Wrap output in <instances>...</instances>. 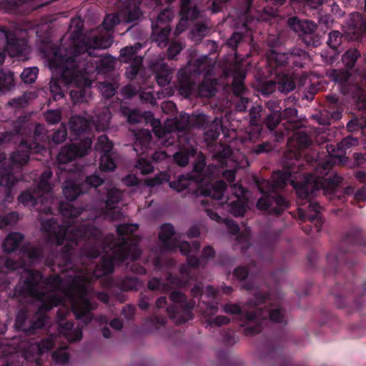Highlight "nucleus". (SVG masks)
Listing matches in <instances>:
<instances>
[{
	"instance_id": "nucleus-25",
	"label": "nucleus",
	"mask_w": 366,
	"mask_h": 366,
	"mask_svg": "<svg viewBox=\"0 0 366 366\" xmlns=\"http://www.w3.org/2000/svg\"><path fill=\"white\" fill-rule=\"evenodd\" d=\"M197 154V149L193 146L182 147L173 154L174 162L179 167H186L191 157Z\"/></svg>"
},
{
	"instance_id": "nucleus-45",
	"label": "nucleus",
	"mask_w": 366,
	"mask_h": 366,
	"mask_svg": "<svg viewBox=\"0 0 366 366\" xmlns=\"http://www.w3.org/2000/svg\"><path fill=\"white\" fill-rule=\"evenodd\" d=\"M94 148L102 154L111 153L113 149V143L106 134H102L98 137Z\"/></svg>"
},
{
	"instance_id": "nucleus-63",
	"label": "nucleus",
	"mask_w": 366,
	"mask_h": 366,
	"mask_svg": "<svg viewBox=\"0 0 366 366\" xmlns=\"http://www.w3.org/2000/svg\"><path fill=\"white\" fill-rule=\"evenodd\" d=\"M136 167L138 169L140 170V172L142 174H149L154 170V167L152 166V163L149 160L144 158H139L137 160Z\"/></svg>"
},
{
	"instance_id": "nucleus-32",
	"label": "nucleus",
	"mask_w": 366,
	"mask_h": 366,
	"mask_svg": "<svg viewBox=\"0 0 366 366\" xmlns=\"http://www.w3.org/2000/svg\"><path fill=\"white\" fill-rule=\"evenodd\" d=\"M63 303V299L56 295H49L48 297L46 298V300H42L41 305L39 307L38 312H36V315H46V313L49 312L51 309H53L54 307H57Z\"/></svg>"
},
{
	"instance_id": "nucleus-35",
	"label": "nucleus",
	"mask_w": 366,
	"mask_h": 366,
	"mask_svg": "<svg viewBox=\"0 0 366 366\" xmlns=\"http://www.w3.org/2000/svg\"><path fill=\"white\" fill-rule=\"evenodd\" d=\"M55 340L56 336L54 335H50L45 338L41 339L39 342L32 345L31 347L37 355H41L44 353L48 352L53 349L55 344Z\"/></svg>"
},
{
	"instance_id": "nucleus-49",
	"label": "nucleus",
	"mask_w": 366,
	"mask_h": 366,
	"mask_svg": "<svg viewBox=\"0 0 366 366\" xmlns=\"http://www.w3.org/2000/svg\"><path fill=\"white\" fill-rule=\"evenodd\" d=\"M116 167L117 164L112 157V152L102 154L99 162V168L101 171H113Z\"/></svg>"
},
{
	"instance_id": "nucleus-34",
	"label": "nucleus",
	"mask_w": 366,
	"mask_h": 366,
	"mask_svg": "<svg viewBox=\"0 0 366 366\" xmlns=\"http://www.w3.org/2000/svg\"><path fill=\"white\" fill-rule=\"evenodd\" d=\"M138 225L135 224H119L117 227V233L119 235V242L117 244V245H119L122 241V238H127L128 239H135L137 242V245L139 247V238L134 237V236H130V237H125V235H129L132 234L134 232H136L138 229Z\"/></svg>"
},
{
	"instance_id": "nucleus-18",
	"label": "nucleus",
	"mask_w": 366,
	"mask_h": 366,
	"mask_svg": "<svg viewBox=\"0 0 366 366\" xmlns=\"http://www.w3.org/2000/svg\"><path fill=\"white\" fill-rule=\"evenodd\" d=\"M141 285L139 278L135 276L107 277L105 282L107 287H116L123 292L137 290Z\"/></svg>"
},
{
	"instance_id": "nucleus-39",
	"label": "nucleus",
	"mask_w": 366,
	"mask_h": 366,
	"mask_svg": "<svg viewBox=\"0 0 366 366\" xmlns=\"http://www.w3.org/2000/svg\"><path fill=\"white\" fill-rule=\"evenodd\" d=\"M147 288L150 291H160L162 292H167L174 289L172 284L165 279V282H162L161 278L152 277L147 284Z\"/></svg>"
},
{
	"instance_id": "nucleus-31",
	"label": "nucleus",
	"mask_w": 366,
	"mask_h": 366,
	"mask_svg": "<svg viewBox=\"0 0 366 366\" xmlns=\"http://www.w3.org/2000/svg\"><path fill=\"white\" fill-rule=\"evenodd\" d=\"M267 64L271 69V71H274L276 74H280L277 71L279 67H281L287 63V57L285 54L277 53L272 50L270 54L267 56Z\"/></svg>"
},
{
	"instance_id": "nucleus-59",
	"label": "nucleus",
	"mask_w": 366,
	"mask_h": 366,
	"mask_svg": "<svg viewBox=\"0 0 366 366\" xmlns=\"http://www.w3.org/2000/svg\"><path fill=\"white\" fill-rule=\"evenodd\" d=\"M67 137L66 127L61 124L58 129L52 134L51 141L55 144H59L64 142Z\"/></svg>"
},
{
	"instance_id": "nucleus-5",
	"label": "nucleus",
	"mask_w": 366,
	"mask_h": 366,
	"mask_svg": "<svg viewBox=\"0 0 366 366\" xmlns=\"http://www.w3.org/2000/svg\"><path fill=\"white\" fill-rule=\"evenodd\" d=\"M14 131L16 134L25 137H22L17 149L10 155V170L22 167L29 160L31 154H39L44 151L47 139L44 127L39 124L33 127L24 123L15 126Z\"/></svg>"
},
{
	"instance_id": "nucleus-4",
	"label": "nucleus",
	"mask_w": 366,
	"mask_h": 366,
	"mask_svg": "<svg viewBox=\"0 0 366 366\" xmlns=\"http://www.w3.org/2000/svg\"><path fill=\"white\" fill-rule=\"evenodd\" d=\"M254 310H242L238 304L227 303L223 311L230 315H237L239 325L243 328L245 336H254L261 332L269 322L286 325L287 323L285 310L279 306L275 307L269 293L256 292L254 297Z\"/></svg>"
},
{
	"instance_id": "nucleus-1",
	"label": "nucleus",
	"mask_w": 366,
	"mask_h": 366,
	"mask_svg": "<svg viewBox=\"0 0 366 366\" xmlns=\"http://www.w3.org/2000/svg\"><path fill=\"white\" fill-rule=\"evenodd\" d=\"M84 211L83 207H76L71 203L61 202L59 204L61 214L68 219L64 224H59L54 219L41 222V229L49 233V240L55 244L51 255L45 259V264L54 272H59L65 274L67 280L59 274H50L46 278L40 271L28 269L25 277H22L14 290L15 297H31L42 300L46 292L43 288L51 290H61L66 285V295L71 299V311L76 320L85 325L94 319L92 312L98 304L88 298L92 290L91 279L73 269L71 256L79 247L82 254L94 259L99 255V250L95 244L101 237L100 231L89 224H77V219Z\"/></svg>"
},
{
	"instance_id": "nucleus-43",
	"label": "nucleus",
	"mask_w": 366,
	"mask_h": 366,
	"mask_svg": "<svg viewBox=\"0 0 366 366\" xmlns=\"http://www.w3.org/2000/svg\"><path fill=\"white\" fill-rule=\"evenodd\" d=\"M135 139L134 149L137 151V147L139 146L142 149H147L151 143L152 137L149 130L143 129L135 135Z\"/></svg>"
},
{
	"instance_id": "nucleus-30",
	"label": "nucleus",
	"mask_w": 366,
	"mask_h": 366,
	"mask_svg": "<svg viewBox=\"0 0 366 366\" xmlns=\"http://www.w3.org/2000/svg\"><path fill=\"white\" fill-rule=\"evenodd\" d=\"M24 239V235L17 232H10L2 244V248L5 252H12L16 251L22 240Z\"/></svg>"
},
{
	"instance_id": "nucleus-42",
	"label": "nucleus",
	"mask_w": 366,
	"mask_h": 366,
	"mask_svg": "<svg viewBox=\"0 0 366 366\" xmlns=\"http://www.w3.org/2000/svg\"><path fill=\"white\" fill-rule=\"evenodd\" d=\"M14 86V74L10 71L0 70V92L5 93Z\"/></svg>"
},
{
	"instance_id": "nucleus-52",
	"label": "nucleus",
	"mask_w": 366,
	"mask_h": 366,
	"mask_svg": "<svg viewBox=\"0 0 366 366\" xmlns=\"http://www.w3.org/2000/svg\"><path fill=\"white\" fill-rule=\"evenodd\" d=\"M360 56V54L357 49H350L345 53L342 56V60L346 67L352 69Z\"/></svg>"
},
{
	"instance_id": "nucleus-8",
	"label": "nucleus",
	"mask_w": 366,
	"mask_h": 366,
	"mask_svg": "<svg viewBox=\"0 0 366 366\" xmlns=\"http://www.w3.org/2000/svg\"><path fill=\"white\" fill-rule=\"evenodd\" d=\"M153 265L155 270L166 272V280L172 284L174 289L187 286L192 279L191 267L187 264H181L179 267L180 276L173 274L171 272V269L176 265V262L173 259H165L158 256L154 259Z\"/></svg>"
},
{
	"instance_id": "nucleus-37",
	"label": "nucleus",
	"mask_w": 366,
	"mask_h": 366,
	"mask_svg": "<svg viewBox=\"0 0 366 366\" xmlns=\"http://www.w3.org/2000/svg\"><path fill=\"white\" fill-rule=\"evenodd\" d=\"M91 94L89 86L84 87H76L69 92V96L74 104L84 103L87 101V98Z\"/></svg>"
},
{
	"instance_id": "nucleus-46",
	"label": "nucleus",
	"mask_w": 366,
	"mask_h": 366,
	"mask_svg": "<svg viewBox=\"0 0 366 366\" xmlns=\"http://www.w3.org/2000/svg\"><path fill=\"white\" fill-rule=\"evenodd\" d=\"M192 182V177L180 175L177 180L169 182V187L178 192L187 189Z\"/></svg>"
},
{
	"instance_id": "nucleus-11",
	"label": "nucleus",
	"mask_w": 366,
	"mask_h": 366,
	"mask_svg": "<svg viewBox=\"0 0 366 366\" xmlns=\"http://www.w3.org/2000/svg\"><path fill=\"white\" fill-rule=\"evenodd\" d=\"M341 182L342 178L337 175L325 180L319 176L310 174L304 178L303 182L299 183V198L314 194L321 189L333 190Z\"/></svg>"
},
{
	"instance_id": "nucleus-62",
	"label": "nucleus",
	"mask_w": 366,
	"mask_h": 366,
	"mask_svg": "<svg viewBox=\"0 0 366 366\" xmlns=\"http://www.w3.org/2000/svg\"><path fill=\"white\" fill-rule=\"evenodd\" d=\"M99 89L102 96L105 99H109L114 96L116 87L114 84L107 81H103L99 84Z\"/></svg>"
},
{
	"instance_id": "nucleus-36",
	"label": "nucleus",
	"mask_w": 366,
	"mask_h": 366,
	"mask_svg": "<svg viewBox=\"0 0 366 366\" xmlns=\"http://www.w3.org/2000/svg\"><path fill=\"white\" fill-rule=\"evenodd\" d=\"M0 11L11 14H21L23 4L21 0H2L0 1Z\"/></svg>"
},
{
	"instance_id": "nucleus-23",
	"label": "nucleus",
	"mask_w": 366,
	"mask_h": 366,
	"mask_svg": "<svg viewBox=\"0 0 366 366\" xmlns=\"http://www.w3.org/2000/svg\"><path fill=\"white\" fill-rule=\"evenodd\" d=\"M152 27V40L156 42L158 46L164 48L169 44V36L172 28L169 25H164L163 27L157 26H151Z\"/></svg>"
},
{
	"instance_id": "nucleus-13",
	"label": "nucleus",
	"mask_w": 366,
	"mask_h": 366,
	"mask_svg": "<svg viewBox=\"0 0 366 366\" xmlns=\"http://www.w3.org/2000/svg\"><path fill=\"white\" fill-rule=\"evenodd\" d=\"M174 226L170 223H164L160 227L159 239L162 242L163 252L174 253L179 250L182 254H186L191 249L190 243L187 241H179L176 237Z\"/></svg>"
},
{
	"instance_id": "nucleus-16",
	"label": "nucleus",
	"mask_w": 366,
	"mask_h": 366,
	"mask_svg": "<svg viewBox=\"0 0 366 366\" xmlns=\"http://www.w3.org/2000/svg\"><path fill=\"white\" fill-rule=\"evenodd\" d=\"M142 4L152 9V13L150 14L151 26L163 27L164 25H169L174 12L168 6L162 9V0H142Z\"/></svg>"
},
{
	"instance_id": "nucleus-12",
	"label": "nucleus",
	"mask_w": 366,
	"mask_h": 366,
	"mask_svg": "<svg viewBox=\"0 0 366 366\" xmlns=\"http://www.w3.org/2000/svg\"><path fill=\"white\" fill-rule=\"evenodd\" d=\"M46 317L43 315L30 316L26 309L18 311L14 322L16 331L22 332L25 335L29 336L38 332L46 324Z\"/></svg>"
},
{
	"instance_id": "nucleus-26",
	"label": "nucleus",
	"mask_w": 366,
	"mask_h": 366,
	"mask_svg": "<svg viewBox=\"0 0 366 366\" xmlns=\"http://www.w3.org/2000/svg\"><path fill=\"white\" fill-rule=\"evenodd\" d=\"M157 83L160 86L168 85L171 81L172 69L164 62L157 63L153 66Z\"/></svg>"
},
{
	"instance_id": "nucleus-38",
	"label": "nucleus",
	"mask_w": 366,
	"mask_h": 366,
	"mask_svg": "<svg viewBox=\"0 0 366 366\" xmlns=\"http://www.w3.org/2000/svg\"><path fill=\"white\" fill-rule=\"evenodd\" d=\"M221 128L222 126L219 121L217 119L212 120L207 128L204 129V135L205 140L209 142H215L220 135Z\"/></svg>"
},
{
	"instance_id": "nucleus-27",
	"label": "nucleus",
	"mask_w": 366,
	"mask_h": 366,
	"mask_svg": "<svg viewBox=\"0 0 366 366\" xmlns=\"http://www.w3.org/2000/svg\"><path fill=\"white\" fill-rule=\"evenodd\" d=\"M74 323L70 321L58 322L59 333L66 336L70 341H79L82 337V331L79 329H74Z\"/></svg>"
},
{
	"instance_id": "nucleus-2",
	"label": "nucleus",
	"mask_w": 366,
	"mask_h": 366,
	"mask_svg": "<svg viewBox=\"0 0 366 366\" xmlns=\"http://www.w3.org/2000/svg\"><path fill=\"white\" fill-rule=\"evenodd\" d=\"M134 0H117V12L108 14L102 24V32L84 34L82 22H78L71 31L68 45L48 44L44 51L48 59L53 77L49 89L54 101L64 97V87L75 83L79 74H89L92 71L89 64L95 49H105L113 43V30L120 22L132 23L142 15L140 8Z\"/></svg>"
},
{
	"instance_id": "nucleus-58",
	"label": "nucleus",
	"mask_w": 366,
	"mask_h": 366,
	"mask_svg": "<svg viewBox=\"0 0 366 366\" xmlns=\"http://www.w3.org/2000/svg\"><path fill=\"white\" fill-rule=\"evenodd\" d=\"M282 121L280 112L269 114L265 119V124L269 130H274Z\"/></svg>"
},
{
	"instance_id": "nucleus-9",
	"label": "nucleus",
	"mask_w": 366,
	"mask_h": 366,
	"mask_svg": "<svg viewBox=\"0 0 366 366\" xmlns=\"http://www.w3.org/2000/svg\"><path fill=\"white\" fill-rule=\"evenodd\" d=\"M227 187V185L224 181L219 180L206 187H199L198 189L199 194L205 197L200 201L201 205L209 218L217 222H222L223 219L217 212L209 208V206L213 203V200L222 199Z\"/></svg>"
},
{
	"instance_id": "nucleus-44",
	"label": "nucleus",
	"mask_w": 366,
	"mask_h": 366,
	"mask_svg": "<svg viewBox=\"0 0 366 366\" xmlns=\"http://www.w3.org/2000/svg\"><path fill=\"white\" fill-rule=\"evenodd\" d=\"M122 199V192L119 189L114 188L108 190L105 208L107 210H112L117 208V204Z\"/></svg>"
},
{
	"instance_id": "nucleus-21",
	"label": "nucleus",
	"mask_w": 366,
	"mask_h": 366,
	"mask_svg": "<svg viewBox=\"0 0 366 366\" xmlns=\"http://www.w3.org/2000/svg\"><path fill=\"white\" fill-rule=\"evenodd\" d=\"M17 182V179L11 171L6 170L0 176V185L5 188V196L4 201L7 203H11L14 199L13 193V187Z\"/></svg>"
},
{
	"instance_id": "nucleus-33",
	"label": "nucleus",
	"mask_w": 366,
	"mask_h": 366,
	"mask_svg": "<svg viewBox=\"0 0 366 366\" xmlns=\"http://www.w3.org/2000/svg\"><path fill=\"white\" fill-rule=\"evenodd\" d=\"M246 78L245 72L240 69H235L233 73L232 90L236 96L242 95L246 90L244 79Z\"/></svg>"
},
{
	"instance_id": "nucleus-14",
	"label": "nucleus",
	"mask_w": 366,
	"mask_h": 366,
	"mask_svg": "<svg viewBox=\"0 0 366 366\" xmlns=\"http://www.w3.org/2000/svg\"><path fill=\"white\" fill-rule=\"evenodd\" d=\"M92 140L86 137L79 144L66 145L61 148L57 156V161L59 164H66L72 162L77 157H82L86 155L91 149Z\"/></svg>"
},
{
	"instance_id": "nucleus-40",
	"label": "nucleus",
	"mask_w": 366,
	"mask_h": 366,
	"mask_svg": "<svg viewBox=\"0 0 366 366\" xmlns=\"http://www.w3.org/2000/svg\"><path fill=\"white\" fill-rule=\"evenodd\" d=\"M95 64V70L99 74H107L114 69L115 60L111 56H105L101 57Z\"/></svg>"
},
{
	"instance_id": "nucleus-10",
	"label": "nucleus",
	"mask_w": 366,
	"mask_h": 366,
	"mask_svg": "<svg viewBox=\"0 0 366 366\" xmlns=\"http://www.w3.org/2000/svg\"><path fill=\"white\" fill-rule=\"evenodd\" d=\"M21 256L19 259L14 260L7 258L4 260V266L1 268V272H9L13 271L27 270L25 269L26 262L24 258H27L29 262L34 263V262L43 259V251L40 247L31 246L30 244L23 245L19 249ZM26 275V274H24ZM24 277L25 276H23Z\"/></svg>"
},
{
	"instance_id": "nucleus-29",
	"label": "nucleus",
	"mask_w": 366,
	"mask_h": 366,
	"mask_svg": "<svg viewBox=\"0 0 366 366\" xmlns=\"http://www.w3.org/2000/svg\"><path fill=\"white\" fill-rule=\"evenodd\" d=\"M64 197L70 201H74L80 194L86 192L82 184H76L73 181H66L63 187Z\"/></svg>"
},
{
	"instance_id": "nucleus-22",
	"label": "nucleus",
	"mask_w": 366,
	"mask_h": 366,
	"mask_svg": "<svg viewBox=\"0 0 366 366\" xmlns=\"http://www.w3.org/2000/svg\"><path fill=\"white\" fill-rule=\"evenodd\" d=\"M267 357L270 359L277 358L280 365L279 366H293L287 358L281 355L279 348L275 347L273 342L270 341L266 343L264 350L260 357L263 361Z\"/></svg>"
},
{
	"instance_id": "nucleus-3",
	"label": "nucleus",
	"mask_w": 366,
	"mask_h": 366,
	"mask_svg": "<svg viewBox=\"0 0 366 366\" xmlns=\"http://www.w3.org/2000/svg\"><path fill=\"white\" fill-rule=\"evenodd\" d=\"M282 119L285 132H277L276 140L287 137V152L285 154L284 171L277 170L272 174V180L253 176V181L262 196L257 202L259 210L267 211L269 214L280 216L289 207L288 201L277 192L283 189L288 182L297 194V174L295 162L297 161V109L288 107L282 112Z\"/></svg>"
},
{
	"instance_id": "nucleus-6",
	"label": "nucleus",
	"mask_w": 366,
	"mask_h": 366,
	"mask_svg": "<svg viewBox=\"0 0 366 366\" xmlns=\"http://www.w3.org/2000/svg\"><path fill=\"white\" fill-rule=\"evenodd\" d=\"M142 254L135 239L122 238L120 244L116 245L113 256H104L97 265L94 274L98 278L112 274L114 272V260L124 262L127 259L137 260Z\"/></svg>"
},
{
	"instance_id": "nucleus-53",
	"label": "nucleus",
	"mask_w": 366,
	"mask_h": 366,
	"mask_svg": "<svg viewBox=\"0 0 366 366\" xmlns=\"http://www.w3.org/2000/svg\"><path fill=\"white\" fill-rule=\"evenodd\" d=\"M211 122L208 116L202 113L194 115L191 119L192 127L201 128L204 130L207 128Z\"/></svg>"
},
{
	"instance_id": "nucleus-19",
	"label": "nucleus",
	"mask_w": 366,
	"mask_h": 366,
	"mask_svg": "<svg viewBox=\"0 0 366 366\" xmlns=\"http://www.w3.org/2000/svg\"><path fill=\"white\" fill-rule=\"evenodd\" d=\"M362 26L366 31V20L362 21L360 14H351L345 26V32L351 40H357L361 34Z\"/></svg>"
},
{
	"instance_id": "nucleus-20",
	"label": "nucleus",
	"mask_w": 366,
	"mask_h": 366,
	"mask_svg": "<svg viewBox=\"0 0 366 366\" xmlns=\"http://www.w3.org/2000/svg\"><path fill=\"white\" fill-rule=\"evenodd\" d=\"M177 89L179 93L185 98L192 95L196 89L194 76L187 70H181L179 72Z\"/></svg>"
},
{
	"instance_id": "nucleus-57",
	"label": "nucleus",
	"mask_w": 366,
	"mask_h": 366,
	"mask_svg": "<svg viewBox=\"0 0 366 366\" xmlns=\"http://www.w3.org/2000/svg\"><path fill=\"white\" fill-rule=\"evenodd\" d=\"M19 218V215L16 212H10L6 215L0 216V229L16 224Z\"/></svg>"
},
{
	"instance_id": "nucleus-17",
	"label": "nucleus",
	"mask_w": 366,
	"mask_h": 366,
	"mask_svg": "<svg viewBox=\"0 0 366 366\" xmlns=\"http://www.w3.org/2000/svg\"><path fill=\"white\" fill-rule=\"evenodd\" d=\"M0 31L6 40V48L11 56H18L23 54L27 46L24 39L18 38L14 31H10L4 26H0Z\"/></svg>"
},
{
	"instance_id": "nucleus-15",
	"label": "nucleus",
	"mask_w": 366,
	"mask_h": 366,
	"mask_svg": "<svg viewBox=\"0 0 366 366\" xmlns=\"http://www.w3.org/2000/svg\"><path fill=\"white\" fill-rule=\"evenodd\" d=\"M277 79L267 80L259 83V89L262 96L267 97L278 91L285 94L292 92L295 88V83L288 74H277Z\"/></svg>"
},
{
	"instance_id": "nucleus-61",
	"label": "nucleus",
	"mask_w": 366,
	"mask_h": 366,
	"mask_svg": "<svg viewBox=\"0 0 366 366\" xmlns=\"http://www.w3.org/2000/svg\"><path fill=\"white\" fill-rule=\"evenodd\" d=\"M245 36L243 33L239 31H234L232 36L227 39V44L234 51L237 49L238 45L244 40Z\"/></svg>"
},
{
	"instance_id": "nucleus-50",
	"label": "nucleus",
	"mask_w": 366,
	"mask_h": 366,
	"mask_svg": "<svg viewBox=\"0 0 366 366\" xmlns=\"http://www.w3.org/2000/svg\"><path fill=\"white\" fill-rule=\"evenodd\" d=\"M143 59L142 56H137L134 59V61L130 63V65L126 69V75L128 79L133 80L137 77L141 67L142 66Z\"/></svg>"
},
{
	"instance_id": "nucleus-48",
	"label": "nucleus",
	"mask_w": 366,
	"mask_h": 366,
	"mask_svg": "<svg viewBox=\"0 0 366 366\" xmlns=\"http://www.w3.org/2000/svg\"><path fill=\"white\" fill-rule=\"evenodd\" d=\"M228 210L234 217H243L247 211V204L238 199L228 204Z\"/></svg>"
},
{
	"instance_id": "nucleus-51",
	"label": "nucleus",
	"mask_w": 366,
	"mask_h": 366,
	"mask_svg": "<svg viewBox=\"0 0 366 366\" xmlns=\"http://www.w3.org/2000/svg\"><path fill=\"white\" fill-rule=\"evenodd\" d=\"M191 127V118L187 114L181 115L180 118L176 119L174 122V129L178 132H187Z\"/></svg>"
},
{
	"instance_id": "nucleus-47",
	"label": "nucleus",
	"mask_w": 366,
	"mask_h": 366,
	"mask_svg": "<svg viewBox=\"0 0 366 366\" xmlns=\"http://www.w3.org/2000/svg\"><path fill=\"white\" fill-rule=\"evenodd\" d=\"M197 94L203 97H212L215 95L217 89L212 82L203 81L198 85Z\"/></svg>"
},
{
	"instance_id": "nucleus-64",
	"label": "nucleus",
	"mask_w": 366,
	"mask_h": 366,
	"mask_svg": "<svg viewBox=\"0 0 366 366\" xmlns=\"http://www.w3.org/2000/svg\"><path fill=\"white\" fill-rule=\"evenodd\" d=\"M209 31V26L205 23L198 22L194 25L192 33L194 36L202 38L207 35Z\"/></svg>"
},
{
	"instance_id": "nucleus-24",
	"label": "nucleus",
	"mask_w": 366,
	"mask_h": 366,
	"mask_svg": "<svg viewBox=\"0 0 366 366\" xmlns=\"http://www.w3.org/2000/svg\"><path fill=\"white\" fill-rule=\"evenodd\" d=\"M201 11L199 9L192 5L187 6L185 8H180L181 21L176 27V32L181 33L184 30V24L190 20L194 21L200 16Z\"/></svg>"
},
{
	"instance_id": "nucleus-7",
	"label": "nucleus",
	"mask_w": 366,
	"mask_h": 366,
	"mask_svg": "<svg viewBox=\"0 0 366 366\" xmlns=\"http://www.w3.org/2000/svg\"><path fill=\"white\" fill-rule=\"evenodd\" d=\"M169 300L175 305L168 307L167 312L177 325L184 324L193 318V310L196 304L194 300L187 301L185 295L177 290L170 292Z\"/></svg>"
},
{
	"instance_id": "nucleus-54",
	"label": "nucleus",
	"mask_w": 366,
	"mask_h": 366,
	"mask_svg": "<svg viewBox=\"0 0 366 366\" xmlns=\"http://www.w3.org/2000/svg\"><path fill=\"white\" fill-rule=\"evenodd\" d=\"M18 200L25 207H34L37 204V199L30 190L22 192L19 196Z\"/></svg>"
},
{
	"instance_id": "nucleus-41",
	"label": "nucleus",
	"mask_w": 366,
	"mask_h": 366,
	"mask_svg": "<svg viewBox=\"0 0 366 366\" xmlns=\"http://www.w3.org/2000/svg\"><path fill=\"white\" fill-rule=\"evenodd\" d=\"M140 48L139 44L135 46H125L120 50L119 61L122 63H131L134 59L139 56L137 55L138 51Z\"/></svg>"
},
{
	"instance_id": "nucleus-55",
	"label": "nucleus",
	"mask_w": 366,
	"mask_h": 366,
	"mask_svg": "<svg viewBox=\"0 0 366 366\" xmlns=\"http://www.w3.org/2000/svg\"><path fill=\"white\" fill-rule=\"evenodd\" d=\"M327 75L334 81L342 84L349 79L350 76L347 70H330Z\"/></svg>"
},
{
	"instance_id": "nucleus-28",
	"label": "nucleus",
	"mask_w": 366,
	"mask_h": 366,
	"mask_svg": "<svg viewBox=\"0 0 366 366\" xmlns=\"http://www.w3.org/2000/svg\"><path fill=\"white\" fill-rule=\"evenodd\" d=\"M89 122L83 117L74 116L69 120V129L71 134L79 137L89 129Z\"/></svg>"
},
{
	"instance_id": "nucleus-60",
	"label": "nucleus",
	"mask_w": 366,
	"mask_h": 366,
	"mask_svg": "<svg viewBox=\"0 0 366 366\" xmlns=\"http://www.w3.org/2000/svg\"><path fill=\"white\" fill-rule=\"evenodd\" d=\"M104 182L102 178L97 174H93L86 177L84 182L81 183L86 191L89 187H97Z\"/></svg>"
},
{
	"instance_id": "nucleus-56",
	"label": "nucleus",
	"mask_w": 366,
	"mask_h": 366,
	"mask_svg": "<svg viewBox=\"0 0 366 366\" xmlns=\"http://www.w3.org/2000/svg\"><path fill=\"white\" fill-rule=\"evenodd\" d=\"M39 69L36 66L26 68L21 74V79L25 84L34 83L38 75Z\"/></svg>"
}]
</instances>
